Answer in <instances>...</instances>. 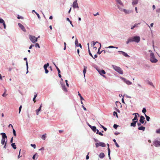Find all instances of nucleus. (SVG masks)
Instances as JSON below:
<instances>
[{
    "instance_id": "nucleus-1",
    "label": "nucleus",
    "mask_w": 160,
    "mask_h": 160,
    "mask_svg": "<svg viewBox=\"0 0 160 160\" xmlns=\"http://www.w3.org/2000/svg\"><path fill=\"white\" fill-rule=\"evenodd\" d=\"M140 40V38L139 36H135L129 38L126 42V43L128 44L130 42H139Z\"/></svg>"
},
{
    "instance_id": "nucleus-2",
    "label": "nucleus",
    "mask_w": 160,
    "mask_h": 160,
    "mask_svg": "<svg viewBox=\"0 0 160 160\" xmlns=\"http://www.w3.org/2000/svg\"><path fill=\"white\" fill-rule=\"evenodd\" d=\"M1 134L2 135V138L1 140V143L3 145L5 144L3 148H4L6 149V145L7 143L5 142V139H7V137L6 134L4 133H1Z\"/></svg>"
},
{
    "instance_id": "nucleus-3",
    "label": "nucleus",
    "mask_w": 160,
    "mask_h": 160,
    "mask_svg": "<svg viewBox=\"0 0 160 160\" xmlns=\"http://www.w3.org/2000/svg\"><path fill=\"white\" fill-rule=\"evenodd\" d=\"M150 61L152 63H156L158 60L155 57L154 54L153 52H151L150 55Z\"/></svg>"
},
{
    "instance_id": "nucleus-4",
    "label": "nucleus",
    "mask_w": 160,
    "mask_h": 160,
    "mask_svg": "<svg viewBox=\"0 0 160 160\" xmlns=\"http://www.w3.org/2000/svg\"><path fill=\"white\" fill-rule=\"evenodd\" d=\"M112 67L115 70L118 72L120 74H122L123 73V71L120 67L114 65H112Z\"/></svg>"
},
{
    "instance_id": "nucleus-5",
    "label": "nucleus",
    "mask_w": 160,
    "mask_h": 160,
    "mask_svg": "<svg viewBox=\"0 0 160 160\" xmlns=\"http://www.w3.org/2000/svg\"><path fill=\"white\" fill-rule=\"evenodd\" d=\"M39 37V36L38 38H36L35 37L32 35H30L29 38L31 41L33 43H35L37 41L38 38Z\"/></svg>"
},
{
    "instance_id": "nucleus-6",
    "label": "nucleus",
    "mask_w": 160,
    "mask_h": 160,
    "mask_svg": "<svg viewBox=\"0 0 160 160\" xmlns=\"http://www.w3.org/2000/svg\"><path fill=\"white\" fill-rule=\"evenodd\" d=\"M153 145L156 147L160 146V141L158 140H155L153 142Z\"/></svg>"
},
{
    "instance_id": "nucleus-7",
    "label": "nucleus",
    "mask_w": 160,
    "mask_h": 160,
    "mask_svg": "<svg viewBox=\"0 0 160 160\" xmlns=\"http://www.w3.org/2000/svg\"><path fill=\"white\" fill-rule=\"evenodd\" d=\"M95 145L96 148L98 147L99 146H100L102 147H105L106 146L105 143L102 142L97 143L95 144Z\"/></svg>"
},
{
    "instance_id": "nucleus-8",
    "label": "nucleus",
    "mask_w": 160,
    "mask_h": 160,
    "mask_svg": "<svg viewBox=\"0 0 160 160\" xmlns=\"http://www.w3.org/2000/svg\"><path fill=\"white\" fill-rule=\"evenodd\" d=\"M77 0H75L73 3L72 7L73 8H78V4L77 3Z\"/></svg>"
},
{
    "instance_id": "nucleus-9",
    "label": "nucleus",
    "mask_w": 160,
    "mask_h": 160,
    "mask_svg": "<svg viewBox=\"0 0 160 160\" xmlns=\"http://www.w3.org/2000/svg\"><path fill=\"white\" fill-rule=\"evenodd\" d=\"M49 64L48 63L47 64H45L44 65V68L45 70V72L46 73H47L48 72V70L47 69L48 67L49 66Z\"/></svg>"
},
{
    "instance_id": "nucleus-10",
    "label": "nucleus",
    "mask_w": 160,
    "mask_h": 160,
    "mask_svg": "<svg viewBox=\"0 0 160 160\" xmlns=\"http://www.w3.org/2000/svg\"><path fill=\"white\" fill-rule=\"evenodd\" d=\"M132 114L133 115L134 114L135 117L132 120L134 121H137V122L138 121V117H137V115H138V116H139V114L138 113H133Z\"/></svg>"
},
{
    "instance_id": "nucleus-11",
    "label": "nucleus",
    "mask_w": 160,
    "mask_h": 160,
    "mask_svg": "<svg viewBox=\"0 0 160 160\" xmlns=\"http://www.w3.org/2000/svg\"><path fill=\"white\" fill-rule=\"evenodd\" d=\"M19 27L24 32H26V29H25L24 26L20 23H18V24Z\"/></svg>"
},
{
    "instance_id": "nucleus-12",
    "label": "nucleus",
    "mask_w": 160,
    "mask_h": 160,
    "mask_svg": "<svg viewBox=\"0 0 160 160\" xmlns=\"http://www.w3.org/2000/svg\"><path fill=\"white\" fill-rule=\"evenodd\" d=\"M62 88L63 89V90L65 92H68V90L66 88L65 85L64 84H62V83H61Z\"/></svg>"
},
{
    "instance_id": "nucleus-13",
    "label": "nucleus",
    "mask_w": 160,
    "mask_h": 160,
    "mask_svg": "<svg viewBox=\"0 0 160 160\" xmlns=\"http://www.w3.org/2000/svg\"><path fill=\"white\" fill-rule=\"evenodd\" d=\"M123 80L124 81V82L126 83L128 85H130L132 84V82H130L129 81L127 80L125 78H122Z\"/></svg>"
},
{
    "instance_id": "nucleus-14",
    "label": "nucleus",
    "mask_w": 160,
    "mask_h": 160,
    "mask_svg": "<svg viewBox=\"0 0 160 160\" xmlns=\"http://www.w3.org/2000/svg\"><path fill=\"white\" fill-rule=\"evenodd\" d=\"M145 118L144 116H140V118L139 120V122L142 124H143L144 123V119H145Z\"/></svg>"
},
{
    "instance_id": "nucleus-15",
    "label": "nucleus",
    "mask_w": 160,
    "mask_h": 160,
    "mask_svg": "<svg viewBox=\"0 0 160 160\" xmlns=\"http://www.w3.org/2000/svg\"><path fill=\"white\" fill-rule=\"evenodd\" d=\"M98 72L99 74L103 76V75L105 74L106 73V72L104 70H100L98 71Z\"/></svg>"
},
{
    "instance_id": "nucleus-16",
    "label": "nucleus",
    "mask_w": 160,
    "mask_h": 160,
    "mask_svg": "<svg viewBox=\"0 0 160 160\" xmlns=\"http://www.w3.org/2000/svg\"><path fill=\"white\" fill-rule=\"evenodd\" d=\"M118 52L122 53V54L126 57H129V56L126 52L123 51H119Z\"/></svg>"
},
{
    "instance_id": "nucleus-17",
    "label": "nucleus",
    "mask_w": 160,
    "mask_h": 160,
    "mask_svg": "<svg viewBox=\"0 0 160 160\" xmlns=\"http://www.w3.org/2000/svg\"><path fill=\"white\" fill-rule=\"evenodd\" d=\"M133 121V122H132L131 123V126L135 127V126H136V124L137 122V121Z\"/></svg>"
},
{
    "instance_id": "nucleus-18",
    "label": "nucleus",
    "mask_w": 160,
    "mask_h": 160,
    "mask_svg": "<svg viewBox=\"0 0 160 160\" xmlns=\"http://www.w3.org/2000/svg\"><path fill=\"white\" fill-rule=\"evenodd\" d=\"M98 45H99L100 46L98 48V51L97 52V53L99 54H100L101 53H102V52L101 51V52H100V50L101 47V44L100 43H98Z\"/></svg>"
},
{
    "instance_id": "nucleus-19",
    "label": "nucleus",
    "mask_w": 160,
    "mask_h": 160,
    "mask_svg": "<svg viewBox=\"0 0 160 160\" xmlns=\"http://www.w3.org/2000/svg\"><path fill=\"white\" fill-rule=\"evenodd\" d=\"M87 67L86 66H84V69H83V74H84V77H85V73H86V70H87Z\"/></svg>"
},
{
    "instance_id": "nucleus-20",
    "label": "nucleus",
    "mask_w": 160,
    "mask_h": 160,
    "mask_svg": "<svg viewBox=\"0 0 160 160\" xmlns=\"http://www.w3.org/2000/svg\"><path fill=\"white\" fill-rule=\"evenodd\" d=\"M145 129V127H143V126H141L139 128H138V129L140 130H142L143 131H144Z\"/></svg>"
},
{
    "instance_id": "nucleus-21",
    "label": "nucleus",
    "mask_w": 160,
    "mask_h": 160,
    "mask_svg": "<svg viewBox=\"0 0 160 160\" xmlns=\"http://www.w3.org/2000/svg\"><path fill=\"white\" fill-rule=\"evenodd\" d=\"M104 156V154L103 152L101 153L99 155V157L101 158H103Z\"/></svg>"
},
{
    "instance_id": "nucleus-22",
    "label": "nucleus",
    "mask_w": 160,
    "mask_h": 160,
    "mask_svg": "<svg viewBox=\"0 0 160 160\" xmlns=\"http://www.w3.org/2000/svg\"><path fill=\"white\" fill-rule=\"evenodd\" d=\"M24 60H26V65H27V73H28V61H27V58H24Z\"/></svg>"
},
{
    "instance_id": "nucleus-23",
    "label": "nucleus",
    "mask_w": 160,
    "mask_h": 160,
    "mask_svg": "<svg viewBox=\"0 0 160 160\" xmlns=\"http://www.w3.org/2000/svg\"><path fill=\"white\" fill-rule=\"evenodd\" d=\"M91 129L94 132H95L96 131V128L95 126H92L91 127Z\"/></svg>"
},
{
    "instance_id": "nucleus-24",
    "label": "nucleus",
    "mask_w": 160,
    "mask_h": 160,
    "mask_svg": "<svg viewBox=\"0 0 160 160\" xmlns=\"http://www.w3.org/2000/svg\"><path fill=\"white\" fill-rule=\"evenodd\" d=\"M123 11L126 14H128V13H129L131 12V11H128L125 9H123Z\"/></svg>"
},
{
    "instance_id": "nucleus-25",
    "label": "nucleus",
    "mask_w": 160,
    "mask_h": 160,
    "mask_svg": "<svg viewBox=\"0 0 160 160\" xmlns=\"http://www.w3.org/2000/svg\"><path fill=\"white\" fill-rule=\"evenodd\" d=\"M116 2L118 3L120 5L123 6V3L121 1V0H116Z\"/></svg>"
},
{
    "instance_id": "nucleus-26",
    "label": "nucleus",
    "mask_w": 160,
    "mask_h": 160,
    "mask_svg": "<svg viewBox=\"0 0 160 160\" xmlns=\"http://www.w3.org/2000/svg\"><path fill=\"white\" fill-rule=\"evenodd\" d=\"M113 141L115 143V144L116 146L118 147V148H119V146L118 145V144L117 143V142L116 141V140H115V139H114L113 140Z\"/></svg>"
},
{
    "instance_id": "nucleus-27",
    "label": "nucleus",
    "mask_w": 160,
    "mask_h": 160,
    "mask_svg": "<svg viewBox=\"0 0 160 160\" xmlns=\"http://www.w3.org/2000/svg\"><path fill=\"white\" fill-rule=\"evenodd\" d=\"M54 64L58 71V73H60V69H59L58 67L56 65V64L55 63H54Z\"/></svg>"
},
{
    "instance_id": "nucleus-28",
    "label": "nucleus",
    "mask_w": 160,
    "mask_h": 160,
    "mask_svg": "<svg viewBox=\"0 0 160 160\" xmlns=\"http://www.w3.org/2000/svg\"><path fill=\"white\" fill-rule=\"evenodd\" d=\"M138 0H134L132 2V4L133 5L136 4L138 3Z\"/></svg>"
},
{
    "instance_id": "nucleus-29",
    "label": "nucleus",
    "mask_w": 160,
    "mask_h": 160,
    "mask_svg": "<svg viewBox=\"0 0 160 160\" xmlns=\"http://www.w3.org/2000/svg\"><path fill=\"white\" fill-rule=\"evenodd\" d=\"M145 116L147 120L148 121H149L150 120V118L149 116H147L145 114Z\"/></svg>"
},
{
    "instance_id": "nucleus-30",
    "label": "nucleus",
    "mask_w": 160,
    "mask_h": 160,
    "mask_svg": "<svg viewBox=\"0 0 160 160\" xmlns=\"http://www.w3.org/2000/svg\"><path fill=\"white\" fill-rule=\"evenodd\" d=\"M75 44L77 46V47L78 46V40H77V38H76V40L75 41Z\"/></svg>"
},
{
    "instance_id": "nucleus-31",
    "label": "nucleus",
    "mask_w": 160,
    "mask_h": 160,
    "mask_svg": "<svg viewBox=\"0 0 160 160\" xmlns=\"http://www.w3.org/2000/svg\"><path fill=\"white\" fill-rule=\"evenodd\" d=\"M11 146H12L13 147V148L14 149H16V145H15V143H12V144H11Z\"/></svg>"
},
{
    "instance_id": "nucleus-32",
    "label": "nucleus",
    "mask_w": 160,
    "mask_h": 160,
    "mask_svg": "<svg viewBox=\"0 0 160 160\" xmlns=\"http://www.w3.org/2000/svg\"><path fill=\"white\" fill-rule=\"evenodd\" d=\"M40 111V107H39L38 109H37L36 110V114L37 115H38L39 114L38 112Z\"/></svg>"
},
{
    "instance_id": "nucleus-33",
    "label": "nucleus",
    "mask_w": 160,
    "mask_h": 160,
    "mask_svg": "<svg viewBox=\"0 0 160 160\" xmlns=\"http://www.w3.org/2000/svg\"><path fill=\"white\" fill-rule=\"evenodd\" d=\"M78 95L80 96V100L81 101H82V100H84V99L83 98V97L81 95V94L79 93V92H78Z\"/></svg>"
},
{
    "instance_id": "nucleus-34",
    "label": "nucleus",
    "mask_w": 160,
    "mask_h": 160,
    "mask_svg": "<svg viewBox=\"0 0 160 160\" xmlns=\"http://www.w3.org/2000/svg\"><path fill=\"white\" fill-rule=\"evenodd\" d=\"M108 155L109 156V158L110 159V150L109 148H108Z\"/></svg>"
},
{
    "instance_id": "nucleus-35",
    "label": "nucleus",
    "mask_w": 160,
    "mask_h": 160,
    "mask_svg": "<svg viewBox=\"0 0 160 160\" xmlns=\"http://www.w3.org/2000/svg\"><path fill=\"white\" fill-rule=\"evenodd\" d=\"M88 52H89V55L92 57V58H93V56L92 55V53H91V52H90V50L89 49V47H88Z\"/></svg>"
},
{
    "instance_id": "nucleus-36",
    "label": "nucleus",
    "mask_w": 160,
    "mask_h": 160,
    "mask_svg": "<svg viewBox=\"0 0 160 160\" xmlns=\"http://www.w3.org/2000/svg\"><path fill=\"white\" fill-rule=\"evenodd\" d=\"M46 134H45L42 135L41 138L43 140H44L46 138Z\"/></svg>"
},
{
    "instance_id": "nucleus-37",
    "label": "nucleus",
    "mask_w": 160,
    "mask_h": 160,
    "mask_svg": "<svg viewBox=\"0 0 160 160\" xmlns=\"http://www.w3.org/2000/svg\"><path fill=\"white\" fill-rule=\"evenodd\" d=\"M147 110L145 108H143L142 110V112L143 113H144L145 114V112H146Z\"/></svg>"
},
{
    "instance_id": "nucleus-38",
    "label": "nucleus",
    "mask_w": 160,
    "mask_h": 160,
    "mask_svg": "<svg viewBox=\"0 0 160 160\" xmlns=\"http://www.w3.org/2000/svg\"><path fill=\"white\" fill-rule=\"evenodd\" d=\"M113 115L116 116L117 118H118V114L116 112L114 111L113 112Z\"/></svg>"
},
{
    "instance_id": "nucleus-39",
    "label": "nucleus",
    "mask_w": 160,
    "mask_h": 160,
    "mask_svg": "<svg viewBox=\"0 0 160 160\" xmlns=\"http://www.w3.org/2000/svg\"><path fill=\"white\" fill-rule=\"evenodd\" d=\"M13 133L14 135L15 136H16V131H15V130L13 129Z\"/></svg>"
},
{
    "instance_id": "nucleus-40",
    "label": "nucleus",
    "mask_w": 160,
    "mask_h": 160,
    "mask_svg": "<svg viewBox=\"0 0 160 160\" xmlns=\"http://www.w3.org/2000/svg\"><path fill=\"white\" fill-rule=\"evenodd\" d=\"M37 154H35L34 155H33V157H32V158L33 159H34L35 157H36L37 158Z\"/></svg>"
},
{
    "instance_id": "nucleus-41",
    "label": "nucleus",
    "mask_w": 160,
    "mask_h": 160,
    "mask_svg": "<svg viewBox=\"0 0 160 160\" xmlns=\"http://www.w3.org/2000/svg\"><path fill=\"white\" fill-rule=\"evenodd\" d=\"M21 151V149H20V150H19V155L18 156V159H19V158H20V157H22V156H20V155Z\"/></svg>"
},
{
    "instance_id": "nucleus-42",
    "label": "nucleus",
    "mask_w": 160,
    "mask_h": 160,
    "mask_svg": "<svg viewBox=\"0 0 160 160\" xmlns=\"http://www.w3.org/2000/svg\"><path fill=\"white\" fill-rule=\"evenodd\" d=\"M101 126L102 127L104 131H106L107 128H106L104 126L101 125Z\"/></svg>"
},
{
    "instance_id": "nucleus-43",
    "label": "nucleus",
    "mask_w": 160,
    "mask_h": 160,
    "mask_svg": "<svg viewBox=\"0 0 160 160\" xmlns=\"http://www.w3.org/2000/svg\"><path fill=\"white\" fill-rule=\"evenodd\" d=\"M6 91V90H5V91L4 92L2 95V96L3 97H5L7 95L5 94Z\"/></svg>"
},
{
    "instance_id": "nucleus-44",
    "label": "nucleus",
    "mask_w": 160,
    "mask_h": 160,
    "mask_svg": "<svg viewBox=\"0 0 160 160\" xmlns=\"http://www.w3.org/2000/svg\"><path fill=\"white\" fill-rule=\"evenodd\" d=\"M35 46L36 47H38L39 48H40V47H39V44L38 43H36L35 45Z\"/></svg>"
},
{
    "instance_id": "nucleus-45",
    "label": "nucleus",
    "mask_w": 160,
    "mask_h": 160,
    "mask_svg": "<svg viewBox=\"0 0 160 160\" xmlns=\"http://www.w3.org/2000/svg\"><path fill=\"white\" fill-rule=\"evenodd\" d=\"M31 146L33 147L34 148H36V145L35 144H31Z\"/></svg>"
},
{
    "instance_id": "nucleus-46",
    "label": "nucleus",
    "mask_w": 160,
    "mask_h": 160,
    "mask_svg": "<svg viewBox=\"0 0 160 160\" xmlns=\"http://www.w3.org/2000/svg\"><path fill=\"white\" fill-rule=\"evenodd\" d=\"M2 23L3 24V26L4 28V29H6V25L5 22H4Z\"/></svg>"
},
{
    "instance_id": "nucleus-47",
    "label": "nucleus",
    "mask_w": 160,
    "mask_h": 160,
    "mask_svg": "<svg viewBox=\"0 0 160 160\" xmlns=\"http://www.w3.org/2000/svg\"><path fill=\"white\" fill-rule=\"evenodd\" d=\"M37 96V94L35 95L34 97V98H33V100L34 102H36V101H35V98Z\"/></svg>"
},
{
    "instance_id": "nucleus-48",
    "label": "nucleus",
    "mask_w": 160,
    "mask_h": 160,
    "mask_svg": "<svg viewBox=\"0 0 160 160\" xmlns=\"http://www.w3.org/2000/svg\"><path fill=\"white\" fill-rule=\"evenodd\" d=\"M118 126L117 125L114 124L113 125V128L115 129H116Z\"/></svg>"
},
{
    "instance_id": "nucleus-49",
    "label": "nucleus",
    "mask_w": 160,
    "mask_h": 160,
    "mask_svg": "<svg viewBox=\"0 0 160 160\" xmlns=\"http://www.w3.org/2000/svg\"><path fill=\"white\" fill-rule=\"evenodd\" d=\"M68 80H65V82H66V85H67V86L68 87H69V84H68Z\"/></svg>"
},
{
    "instance_id": "nucleus-50",
    "label": "nucleus",
    "mask_w": 160,
    "mask_h": 160,
    "mask_svg": "<svg viewBox=\"0 0 160 160\" xmlns=\"http://www.w3.org/2000/svg\"><path fill=\"white\" fill-rule=\"evenodd\" d=\"M22 108V107L21 105L19 108V113H20V112Z\"/></svg>"
},
{
    "instance_id": "nucleus-51",
    "label": "nucleus",
    "mask_w": 160,
    "mask_h": 160,
    "mask_svg": "<svg viewBox=\"0 0 160 160\" xmlns=\"http://www.w3.org/2000/svg\"><path fill=\"white\" fill-rule=\"evenodd\" d=\"M156 133H160V129H158L156 131Z\"/></svg>"
},
{
    "instance_id": "nucleus-52",
    "label": "nucleus",
    "mask_w": 160,
    "mask_h": 160,
    "mask_svg": "<svg viewBox=\"0 0 160 160\" xmlns=\"http://www.w3.org/2000/svg\"><path fill=\"white\" fill-rule=\"evenodd\" d=\"M18 18V19H23V18L21 16H19V15H18V17H17Z\"/></svg>"
},
{
    "instance_id": "nucleus-53",
    "label": "nucleus",
    "mask_w": 160,
    "mask_h": 160,
    "mask_svg": "<svg viewBox=\"0 0 160 160\" xmlns=\"http://www.w3.org/2000/svg\"><path fill=\"white\" fill-rule=\"evenodd\" d=\"M156 12H160V8L157 9L156 10Z\"/></svg>"
},
{
    "instance_id": "nucleus-54",
    "label": "nucleus",
    "mask_w": 160,
    "mask_h": 160,
    "mask_svg": "<svg viewBox=\"0 0 160 160\" xmlns=\"http://www.w3.org/2000/svg\"><path fill=\"white\" fill-rule=\"evenodd\" d=\"M114 47L112 46H110L108 48H114Z\"/></svg>"
},
{
    "instance_id": "nucleus-55",
    "label": "nucleus",
    "mask_w": 160,
    "mask_h": 160,
    "mask_svg": "<svg viewBox=\"0 0 160 160\" xmlns=\"http://www.w3.org/2000/svg\"><path fill=\"white\" fill-rule=\"evenodd\" d=\"M98 43H99L98 42H93V45L94 46L96 43H98Z\"/></svg>"
},
{
    "instance_id": "nucleus-56",
    "label": "nucleus",
    "mask_w": 160,
    "mask_h": 160,
    "mask_svg": "<svg viewBox=\"0 0 160 160\" xmlns=\"http://www.w3.org/2000/svg\"><path fill=\"white\" fill-rule=\"evenodd\" d=\"M82 107L83 108V109L85 110V111H86L87 110V109L86 108H85L83 105H82Z\"/></svg>"
},
{
    "instance_id": "nucleus-57",
    "label": "nucleus",
    "mask_w": 160,
    "mask_h": 160,
    "mask_svg": "<svg viewBox=\"0 0 160 160\" xmlns=\"http://www.w3.org/2000/svg\"><path fill=\"white\" fill-rule=\"evenodd\" d=\"M141 123L140 122H138V123H137V125H138V126H140L141 125Z\"/></svg>"
},
{
    "instance_id": "nucleus-58",
    "label": "nucleus",
    "mask_w": 160,
    "mask_h": 160,
    "mask_svg": "<svg viewBox=\"0 0 160 160\" xmlns=\"http://www.w3.org/2000/svg\"><path fill=\"white\" fill-rule=\"evenodd\" d=\"M34 45H32V44L30 46L29 48L30 49H31L32 48V47H33V46H34Z\"/></svg>"
},
{
    "instance_id": "nucleus-59",
    "label": "nucleus",
    "mask_w": 160,
    "mask_h": 160,
    "mask_svg": "<svg viewBox=\"0 0 160 160\" xmlns=\"http://www.w3.org/2000/svg\"><path fill=\"white\" fill-rule=\"evenodd\" d=\"M140 23H138V24H135L134 25V26H135V27H138V25H139L140 24Z\"/></svg>"
},
{
    "instance_id": "nucleus-60",
    "label": "nucleus",
    "mask_w": 160,
    "mask_h": 160,
    "mask_svg": "<svg viewBox=\"0 0 160 160\" xmlns=\"http://www.w3.org/2000/svg\"><path fill=\"white\" fill-rule=\"evenodd\" d=\"M93 15H94V16H96L97 15H99V13L98 12H97L96 13L94 14Z\"/></svg>"
},
{
    "instance_id": "nucleus-61",
    "label": "nucleus",
    "mask_w": 160,
    "mask_h": 160,
    "mask_svg": "<svg viewBox=\"0 0 160 160\" xmlns=\"http://www.w3.org/2000/svg\"><path fill=\"white\" fill-rule=\"evenodd\" d=\"M35 13H36V15H37V16L38 17V18H39L40 16H39V14L38 13H37L36 12H35Z\"/></svg>"
},
{
    "instance_id": "nucleus-62",
    "label": "nucleus",
    "mask_w": 160,
    "mask_h": 160,
    "mask_svg": "<svg viewBox=\"0 0 160 160\" xmlns=\"http://www.w3.org/2000/svg\"><path fill=\"white\" fill-rule=\"evenodd\" d=\"M99 135H100L101 136H103V134L101 133V132H100L98 133Z\"/></svg>"
},
{
    "instance_id": "nucleus-63",
    "label": "nucleus",
    "mask_w": 160,
    "mask_h": 160,
    "mask_svg": "<svg viewBox=\"0 0 160 160\" xmlns=\"http://www.w3.org/2000/svg\"><path fill=\"white\" fill-rule=\"evenodd\" d=\"M101 52H103V53H104V54H105V53H106V51H105V50H102V51H101Z\"/></svg>"
},
{
    "instance_id": "nucleus-64",
    "label": "nucleus",
    "mask_w": 160,
    "mask_h": 160,
    "mask_svg": "<svg viewBox=\"0 0 160 160\" xmlns=\"http://www.w3.org/2000/svg\"><path fill=\"white\" fill-rule=\"evenodd\" d=\"M89 157L88 155H87L86 157V159L88 160L89 159Z\"/></svg>"
}]
</instances>
